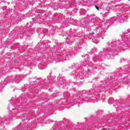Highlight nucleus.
Segmentation results:
<instances>
[{"instance_id":"f257e3e1","label":"nucleus","mask_w":130,"mask_h":130,"mask_svg":"<svg viewBox=\"0 0 130 130\" xmlns=\"http://www.w3.org/2000/svg\"><path fill=\"white\" fill-rule=\"evenodd\" d=\"M95 9H96V10H98L99 11V7H98V6H95Z\"/></svg>"},{"instance_id":"f03ea898","label":"nucleus","mask_w":130,"mask_h":130,"mask_svg":"<svg viewBox=\"0 0 130 130\" xmlns=\"http://www.w3.org/2000/svg\"><path fill=\"white\" fill-rule=\"evenodd\" d=\"M128 1H129V0H128Z\"/></svg>"}]
</instances>
